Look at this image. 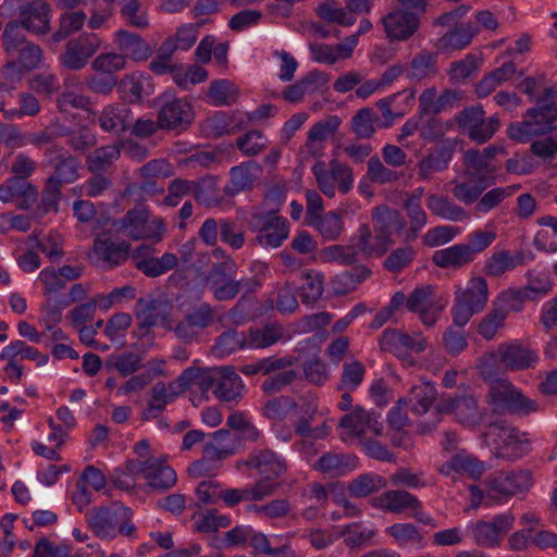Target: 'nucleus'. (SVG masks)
<instances>
[{
	"label": "nucleus",
	"mask_w": 557,
	"mask_h": 557,
	"mask_svg": "<svg viewBox=\"0 0 557 557\" xmlns=\"http://www.w3.org/2000/svg\"><path fill=\"white\" fill-rule=\"evenodd\" d=\"M438 470L443 475L456 481L462 475L479 479L483 473L484 467L473 455L466 450H460L443 462Z\"/></svg>",
	"instance_id": "393cba45"
},
{
	"label": "nucleus",
	"mask_w": 557,
	"mask_h": 557,
	"mask_svg": "<svg viewBox=\"0 0 557 557\" xmlns=\"http://www.w3.org/2000/svg\"><path fill=\"white\" fill-rule=\"evenodd\" d=\"M496 239V232L493 230V223L487 222L484 230H476L467 236L466 248L472 259L487 249Z\"/></svg>",
	"instance_id": "e2e57ef3"
},
{
	"label": "nucleus",
	"mask_w": 557,
	"mask_h": 557,
	"mask_svg": "<svg viewBox=\"0 0 557 557\" xmlns=\"http://www.w3.org/2000/svg\"><path fill=\"white\" fill-rule=\"evenodd\" d=\"M0 16H17L8 24L16 25L17 30L24 29L36 36H44L50 32L52 9L46 0H3L0 4Z\"/></svg>",
	"instance_id": "20e7f679"
},
{
	"label": "nucleus",
	"mask_w": 557,
	"mask_h": 557,
	"mask_svg": "<svg viewBox=\"0 0 557 557\" xmlns=\"http://www.w3.org/2000/svg\"><path fill=\"white\" fill-rule=\"evenodd\" d=\"M485 440L496 457L508 460L521 458L531 449L528 434L510 425H492Z\"/></svg>",
	"instance_id": "9b49d317"
},
{
	"label": "nucleus",
	"mask_w": 557,
	"mask_h": 557,
	"mask_svg": "<svg viewBox=\"0 0 557 557\" xmlns=\"http://www.w3.org/2000/svg\"><path fill=\"white\" fill-rule=\"evenodd\" d=\"M426 206L433 214L443 220L460 222L469 218V214L462 207L434 194L428 197Z\"/></svg>",
	"instance_id": "a19ab883"
},
{
	"label": "nucleus",
	"mask_w": 557,
	"mask_h": 557,
	"mask_svg": "<svg viewBox=\"0 0 557 557\" xmlns=\"http://www.w3.org/2000/svg\"><path fill=\"white\" fill-rule=\"evenodd\" d=\"M17 356L22 359L36 360L38 364H45L48 361L46 355L40 354L36 348L28 346L23 341L11 342L0 352L2 359H13Z\"/></svg>",
	"instance_id": "338daca9"
},
{
	"label": "nucleus",
	"mask_w": 557,
	"mask_h": 557,
	"mask_svg": "<svg viewBox=\"0 0 557 557\" xmlns=\"http://www.w3.org/2000/svg\"><path fill=\"white\" fill-rule=\"evenodd\" d=\"M379 418L374 412H368L360 407L354 408L339 421V428L343 429L342 440L348 442L362 436L381 434L383 425Z\"/></svg>",
	"instance_id": "a211bd4d"
},
{
	"label": "nucleus",
	"mask_w": 557,
	"mask_h": 557,
	"mask_svg": "<svg viewBox=\"0 0 557 557\" xmlns=\"http://www.w3.org/2000/svg\"><path fill=\"white\" fill-rule=\"evenodd\" d=\"M132 510L113 503L107 507H98L86 513V520L92 532L101 540H111L119 534L136 537V528L132 522Z\"/></svg>",
	"instance_id": "0eeeda50"
},
{
	"label": "nucleus",
	"mask_w": 557,
	"mask_h": 557,
	"mask_svg": "<svg viewBox=\"0 0 557 557\" xmlns=\"http://www.w3.org/2000/svg\"><path fill=\"white\" fill-rule=\"evenodd\" d=\"M274 492V485L265 481H258L249 488H230L221 487V497L225 505L233 507L244 500H261Z\"/></svg>",
	"instance_id": "c9c22d12"
},
{
	"label": "nucleus",
	"mask_w": 557,
	"mask_h": 557,
	"mask_svg": "<svg viewBox=\"0 0 557 557\" xmlns=\"http://www.w3.org/2000/svg\"><path fill=\"white\" fill-rule=\"evenodd\" d=\"M500 149L496 146L486 147L483 152L476 150H469L465 153L463 160L467 166L468 176L471 180L476 177H494L496 166L491 163V159Z\"/></svg>",
	"instance_id": "72a5a7b5"
},
{
	"label": "nucleus",
	"mask_w": 557,
	"mask_h": 557,
	"mask_svg": "<svg viewBox=\"0 0 557 557\" xmlns=\"http://www.w3.org/2000/svg\"><path fill=\"white\" fill-rule=\"evenodd\" d=\"M522 262V258L512 256L509 251L503 250L493 253L486 261L484 267L485 274L490 276H500L505 272L513 270Z\"/></svg>",
	"instance_id": "4d7b16f0"
},
{
	"label": "nucleus",
	"mask_w": 557,
	"mask_h": 557,
	"mask_svg": "<svg viewBox=\"0 0 557 557\" xmlns=\"http://www.w3.org/2000/svg\"><path fill=\"white\" fill-rule=\"evenodd\" d=\"M312 173L320 190L330 198L335 196L336 185L343 194L348 193L354 186L351 170L337 160L331 161L329 169H326L324 162H315L312 166Z\"/></svg>",
	"instance_id": "dca6fc26"
},
{
	"label": "nucleus",
	"mask_w": 557,
	"mask_h": 557,
	"mask_svg": "<svg viewBox=\"0 0 557 557\" xmlns=\"http://www.w3.org/2000/svg\"><path fill=\"white\" fill-rule=\"evenodd\" d=\"M235 263L231 259L216 264L212 268L208 276V284L213 292L215 299L230 300L236 297L245 281H234L232 275L235 272Z\"/></svg>",
	"instance_id": "412c9836"
},
{
	"label": "nucleus",
	"mask_w": 557,
	"mask_h": 557,
	"mask_svg": "<svg viewBox=\"0 0 557 557\" xmlns=\"http://www.w3.org/2000/svg\"><path fill=\"white\" fill-rule=\"evenodd\" d=\"M515 517L510 512L496 515L490 521H474L467 525L473 541L483 547L497 546L507 532L513 527Z\"/></svg>",
	"instance_id": "f3484780"
},
{
	"label": "nucleus",
	"mask_w": 557,
	"mask_h": 557,
	"mask_svg": "<svg viewBox=\"0 0 557 557\" xmlns=\"http://www.w3.org/2000/svg\"><path fill=\"white\" fill-rule=\"evenodd\" d=\"M433 262L440 268H461L473 261L465 244L440 249L433 255Z\"/></svg>",
	"instance_id": "79ce46f5"
},
{
	"label": "nucleus",
	"mask_w": 557,
	"mask_h": 557,
	"mask_svg": "<svg viewBox=\"0 0 557 557\" xmlns=\"http://www.w3.org/2000/svg\"><path fill=\"white\" fill-rule=\"evenodd\" d=\"M120 13L125 22L136 28H147L149 18L147 9L139 0H120Z\"/></svg>",
	"instance_id": "13d9d810"
},
{
	"label": "nucleus",
	"mask_w": 557,
	"mask_h": 557,
	"mask_svg": "<svg viewBox=\"0 0 557 557\" xmlns=\"http://www.w3.org/2000/svg\"><path fill=\"white\" fill-rule=\"evenodd\" d=\"M196 389L212 394L224 403H238L244 395L245 385L242 377L228 367L199 370Z\"/></svg>",
	"instance_id": "6e6552de"
},
{
	"label": "nucleus",
	"mask_w": 557,
	"mask_h": 557,
	"mask_svg": "<svg viewBox=\"0 0 557 557\" xmlns=\"http://www.w3.org/2000/svg\"><path fill=\"white\" fill-rule=\"evenodd\" d=\"M300 450L307 463L313 470L330 478L346 475L358 468L357 457L350 454L327 451L315 459L314 453L311 450V444L307 442L301 444Z\"/></svg>",
	"instance_id": "2eb2a0df"
},
{
	"label": "nucleus",
	"mask_w": 557,
	"mask_h": 557,
	"mask_svg": "<svg viewBox=\"0 0 557 557\" xmlns=\"http://www.w3.org/2000/svg\"><path fill=\"white\" fill-rule=\"evenodd\" d=\"M375 506L385 508L391 512L400 513L406 509L420 507V502L408 492L388 491L376 499Z\"/></svg>",
	"instance_id": "37998d69"
},
{
	"label": "nucleus",
	"mask_w": 557,
	"mask_h": 557,
	"mask_svg": "<svg viewBox=\"0 0 557 557\" xmlns=\"http://www.w3.org/2000/svg\"><path fill=\"white\" fill-rule=\"evenodd\" d=\"M488 295L487 282L482 276H472L465 287L458 286L451 309L454 324L462 327L474 314L483 311L487 305Z\"/></svg>",
	"instance_id": "9d476101"
},
{
	"label": "nucleus",
	"mask_w": 557,
	"mask_h": 557,
	"mask_svg": "<svg viewBox=\"0 0 557 557\" xmlns=\"http://www.w3.org/2000/svg\"><path fill=\"white\" fill-rule=\"evenodd\" d=\"M387 485L386 480L375 473H367L352 480L348 491L354 497H367Z\"/></svg>",
	"instance_id": "bf43d9fd"
},
{
	"label": "nucleus",
	"mask_w": 557,
	"mask_h": 557,
	"mask_svg": "<svg viewBox=\"0 0 557 557\" xmlns=\"http://www.w3.org/2000/svg\"><path fill=\"white\" fill-rule=\"evenodd\" d=\"M436 409L440 413L454 414L458 422L469 426L482 420L478 401L470 394L443 398L436 405Z\"/></svg>",
	"instance_id": "4be33fe9"
},
{
	"label": "nucleus",
	"mask_w": 557,
	"mask_h": 557,
	"mask_svg": "<svg viewBox=\"0 0 557 557\" xmlns=\"http://www.w3.org/2000/svg\"><path fill=\"white\" fill-rule=\"evenodd\" d=\"M158 119L160 128L186 127L191 121V108L183 99H173L160 108Z\"/></svg>",
	"instance_id": "2f4dec72"
},
{
	"label": "nucleus",
	"mask_w": 557,
	"mask_h": 557,
	"mask_svg": "<svg viewBox=\"0 0 557 557\" xmlns=\"http://www.w3.org/2000/svg\"><path fill=\"white\" fill-rule=\"evenodd\" d=\"M545 74L523 79V91L530 99H534L542 89L543 94L536 99L537 108L529 109L522 122L509 125L507 133L510 139L544 135L553 129V121L557 119V89L545 87Z\"/></svg>",
	"instance_id": "f03ea898"
},
{
	"label": "nucleus",
	"mask_w": 557,
	"mask_h": 557,
	"mask_svg": "<svg viewBox=\"0 0 557 557\" xmlns=\"http://www.w3.org/2000/svg\"><path fill=\"white\" fill-rule=\"evenodd\" d=\"M436 74V55L429 51L417 53L407 69V77L421 81Z\"/></svg>",
	"instance_id": "864d4df0"
},
{
	"label": "nucleus",
	"mask_w": 557,
	"mask_h": 557,
	"mask_svg": "<svg viewBox=\"0 0 557 557\" xmlns=\"http://www.w3.org/2000/svg\"><path fill=\"white\" fill-rule=\"evenodd\" d=\"M406 307L409 311L419 313L422 323L432 326L444 308L441 298L434 294L432 286L416 288L407 298Z\"/></svg>",
	"instance_id": "aec40b11"
},
{
	"label": "nucleus",
	"mask_w": 557,
	"mask_h": 557,
	"mask_svg": "<svg viewBox=\"0 0 557 557\" xmlns=\"http://www.w3.org/2000/svg\"><path fill=\"white\" fill-rule=\"evenodd\" d=\"M487 403L496 413L528 416L540 409L539 404L525 396L509 380L493 381L488 388Z\"/></svg>",
	"instance_id": "1a4fd4ad"
},
{
	"label": "nucleus",
	"mask_w": 557,
	"mask_h": 557,
	"mask_svg": "<svg viewBox=\"0 0 557 557\" xmlns=\"http://www.w3.org/2000/svg\"><path fill=\"white\" fill-rule=\"evenodd\" d=\"M247 465L261 475L259 481L272 483L274 488L276 487L274 481L287 470L285 458L270 449L255 451L250 455Z\"/></svg>",
	"instance_id": "5701e85b"
},
{
	"label": "nucleus",
	"mask_w": 557,
	"mask_h": 557,
	"mask_svg": "<svg viewBox=\"0 0 557 557\" xmlns=\"http://www.w3.org/2000/svg\"><path fill=\"white\" fill-rule=\"evenodd\" d=\"M153 252L152 247L143 245L135 250L133 256L136 268L150 277L163 274L159 259L153 257Z\"/></svg>",
	"instance_id": "69168bd1"
},
{
	"label": "nucleus",
	"mask_w": 557,
	"mask_h": 557,
	"mask_svg": "<svg viewBox=\"0 0 557 557\" xmlns=\"http://www.w3.org/2000/svg\"><path fill=\"white\" fill-rule=\"evenodd\" d=\"M379 124H381L379 116L371 108L358 110L350 121L351 131L359 138L373 136Z\"/></svg>",
	"instance_id": "603ef678"
},
{
	"label": "nucleus",
	"mask_w": 557,
	"mask_h": 557,
	"mask_svg": "<svg viewBox=\"0 0 557 557\" xmlns=\"http://www.w3.org/2000/svg\"><path fill=\"white\" fill-rule=\"evenodd\" d=\"M121 228L133 239H152L160 242L165 233V224L161 218L151 216L145 207L129 210L120 221Z\"/></svg>",
	"instance_id": "4468645a"
},
{
	"label": "nucleus",
	"mask_w": 557,
	"mask_h": 557,
	"mask_svg": "<svg viewBox=\"0 0 557 557\" xmlns=\"http://www.w3.org/2000/svg\"><path fill=\"white\" fill-rule=\"evenodd\" d=\"M207 95L212 106L230 107L237 102L240 91L232 81L214 79L210 83Z\"/></svg>",
	"instance_id": "58836bf2"
},
{
	"label": "nucleus",
	"mask_w": 557,
	"mask_h": 557,
	"mask_svg": "<svg viewBox=\"0 0 557 557\" xmlns=\"http://www.w3.org/2000/svg\"><path fill=\"white\" fill-rule=\"evenodd\" d=\"M282 539V535H272L269 537L264 533L257 532L252 529L249 545L257 555L280 556V554L286 552L288 544L285 543L281 546H273V544L280 542Z\"/></svg>",
	"instance_id": "6e6d98bb"
},
{
	"label": "nucleus",
	"mask_w": 557,
	"mask_h": 557,
	"mask_svg": "<svg viewBox=\"0 0 557 557\" xmlns=\"http://www.w3.org/2000/svg\"><path fill=\"white\" fill-rule=\"evenodd\" d=\"M120 90L129 102L141 100L143 94H148L150 77L141 72H134L125 75L120 84Z\"/></svg>",
	"instance_id": "de8ad7c7"
},
{
	"label": "nucleus",
	"mask_w": 557,
	"mask_h": 557,
	"mask_svg": "<svg viewBox=\"0 0 557 557\" xmlns=\"http://www.w3.org/2000/svg\"><path fill=\"white\" fill-rule=\"evenodd\" d=\"M283 335L282 326L278 324H267L262 327H251L247 333L248 348L259 349L272 346L281 339Z\"/></svg>",
	"instance_id": "3c124183"
},
{
	"label": "nucleus",
	"mask_w": 557,
	"mask_h": 557,
	"mask_svg": "<svg viewBox=\"0 0 557 557\" xmlns=\"http://www.w3.org/2000/svg\"><path fill=\"white\" fill-rule=\"evenodd\" d=\"M436 397V388L430 383L422 381L411 387L407 400V405L416 416H423L429 411Z\"/></svg>",
	"instance_id": "4c0bfd02"
},
{
	"label": "nucleus",
	"mask_w": 557,
	"mask_h": 557,
	"mask_svg": "<svg viewBox=\"0 0 557 557\" xmlns=\"http://www.w3.org/2000/svg\"><path fill=\"white\" fill-rule=\"evenodd\" d=\"M129 245L126 243L115 244L109 238L98 237L95 240L92 258L95 262L113 267L123 263L128 256Z\"/></svg>",
	"instance_id": "f704fd0d"
},
{
	"label": "nucleus",
	"mask_w": 557,
	"mask_h": 557,
	"mask_svg": "<svg viewBox=\"0 0 557 557\" xmlns=\"http://www.w3.org/2000/svg\"><path fill=\"white\" fill-rule=\"evenodd\" d=\"M386 37L392 41H401L410 38L419 28V18L416 14L396 10L382 18Z\"/></svg>",
	"instance_id": "a878e982"
},
{
	"label": "nucleus",
	"mask_w": 557,
	"mask_h": 557,
	"mask_svg": "<svg viewBox=\"0 0 557 557\" xmlns=\"http://www.w3.org/2000/svg\"><path fill=\"white\" fill-rule=\"evenodd\" d=\"M136 319L143 330H149L151 326H163L172 330V322L169 318V307L165 302L154 298H140L137 301Z\"/></svg>",
	"instance_id": "b1692460"
},
{
	"label": "nucleus",
	"mask_w": 557,
	"mask_h": 557,
	"mask_svg": "<svg viewBox=\"0 0 557 557\" xmlns=\"http://www.w3.org/2000/svg\"><path fill=\"white\" fill-rule=\"evenodd\" d=\"M140 480L153 488L166 490L176 483V473L166 465L165 456L132 460L127 462L125 471L116 475L115 483L127 490Z\"/></svg>",
	"instance_id": "423d86ee"
},
{
	"label": "nucleus",
	"mask_w": 557,
	"mask_h": 557,
	"mask_svg": "<svg viewBox=\"0 0 557 557\" xmlns=\"http://www.w3.org/2000/svg\"><path fill=\"white\" fill-rule=\"evenodd\" d=\"M249 225L257 233V243L264 248L280 247L289 234L287 220L274 210L252 213Z\"/></svg>",
	"instance_id": "ddd939ff"
},
{
	"label": "nucleus",
	"mask_w": 557,
	"mask_h": 557,
	"mask_svg": "<svg viewBox=\"0 0 557 557\" xmlns=\"http://www.w3.org/2000/svg\"><path fill=\"white\" fill-rule=\"evenodd\" d=\"M329 83V75L320 71H311L295 84L288 86L283 96L289 102H300L306 96L313 95Z\"/></svg>",
	"instance_id": "473e14b6"
},
{
	"label": "nucleus",
	"mask_w": 557,
	"mask_h": 557,
	"mask_svg": "<svg viewBox=\"0 0 557 557\" xmlns=\"http://www.w3.org/2000/svg\"><path fill=\"white\" fill-rule=\"evenodd\" d=\"M308 225L313 227L324 240H336L344 232V222L337 211L331 210L308 222Z\"/></svg>",
	"instance_id": "ea45409f"
},
{
	"label": "nucleus",
	"mask_w": 557,
	"mask_h": 557,
	"mask_svg": "<svg viewBox=\"0 0 557 557\" xmlns=\"http://www.w3.org/2000/svg\"><path fill=\"white\" fill-rule=\"evenodd\" d=\"M213 444L205 447V457L223 458L235 454L238 445L230 431L220 429L213 433Z\"/></svg>",
	"instance_id": "5fc2aeb1"
},
{
	"label": "nucleus",
	"mask_w": 557,
	"mask_h": 557,
	"mask_svg": "<svg viewBox=\"0 0 557 557\" xmlns=\"http://www.w3.org/2000/svg\"><path fill=\"white\" fill-rule=\"evenodd\" d=\"M373 225L375 235L372 236L368 226L360 228L357 245H332L320 252L323 262L351 264L357 260L358 252L364 255H383L393 244L392 236L399 234L405 227L401 214L387 207H380L373 211Z\"/></svg>",
	"instance_id": "f257e3e1"
},
{
	"label": "nucleus",
	"mask_w": 557,
	"mask_h": 557,
	"mask_svg": "<svg viewBox=\"0 0 557 557\" xmlns=\"http://www.w3.org/2000/svg\"><path fill=\"white\" fill-rule=\"evenodd\" d=\"M213 321V310L207 304H201L193 309L184 320L178 322L173 331L177 338L191 341L208 327Z\"/></svg>",
	"instance_id": "bb28decb"
},
{
	"label": "nucleus",
	"mask_w": 557,
	"mask_h": 557,
	"mask_svg": "<svg viewBox=\"0 0 557 557\" xmlns=\"http://www.w3.org/2000/svg\"><path fill=\"white\" fill-rule=\"evenodd\" d=\"M293 362L294 359L292 357H268L243 366L240 371L246 375H256L259 373L267 375L280 369H286L290 367Z\"/></svg>",
	"instance_id": "680f3d73"
},
{
	"label": "nucleus",
	"mask_w": 557,
	"mask_h": 557,
	"mask_svg": "<svg viewBox=\"0 0 557 557\" xmlns=\"http://www.w3.org/2000/svg\"><path fill=\"white\" fill-rule=\"evenodd\" d=\"M132 111L125 103H110L101 110L98 122L102 131L120 136L131 126Z\"/></svg>",
	"instance_id": "7c9ffc66"
},
{
	"label": "nucleus",
	"mask_w": 557,
	"mask_h": 557,
	"mask_svg": "<svg viewBox=\"0 0 557 557\" xmlns=\"http://www.w3.org/2000/svg\"><path fill=\"white\" fill-rule=\"evenodd\" d=\"M451 27L435 44L436 49L441 52L448 53L462 50L479 34V28L472 22L453 25Z\"/></svg>",
	"instance_id": "c85d7f7f"
},
{
	"label": "nucleus",
	"mask_w": 557,
	"mask_h": 557,
	"mask_svg": "<svg viewBox=\"0 0 557 557\" xmlns=\"http://www.w3.org/2000/svg\"><path fill=\"white\" fill-rule=\"evenodd\" d=\"M194 528L200 533H213L222 528L231 525V518L226 515H220L216 510L199 512L194 515Z\"/></svg>",
	"instance_id": "052dcab7"
},
{
	"label": "nucleus",
	"mask_w": 557,
	"mask_h": 557,
	"mask_svg": "<svg viewBox=\"0 0 557 557\" xmlns=\"http://www.w3.org/2000/svg\"><path fill=\"white\" fill-rule=\"evenodd\" d=\"M423 196L424 189L422 187H418L404 202V209L409 219L410 231L413 234L420 232L428 222L426 213L421 207Z\"/></svg>",
	"instance_id": "49530a36"
},
{
	"label": "nucleus",
	"mask_w": 557,
	"mask_h": 557,
	"mask_svg": "<svg viewBox=\"0 0 557 557\" xmlns=\"http://www.w3.org/2000/svg\"><path fill=\"white\" fill-rule=\"evenodd\" d=\"M323 293V275L318 271H307L302 274L300 297L304 304L315 302Z\"/></svg>",
	"instance_id": "0e129e2a"
},
{
	"label": "nucleus",
	"mask_w": 557,
	"mask_h": 557,
	"mask_svg": "<svg viewBox=\"0 0 557 557\" xmlns=\"http://www.w3.org/2000/svg\"><path fill=\"white\" fill-rule=\"evenodd\" d=\"M539 361L540 356L536 350L519 341H510L498 345L495 351L483 355L478 368L485 380H491L496 374L495 363L508 371H522L534 368Z\"/></svg>",
	"instance_id": "39448f33"
},
{
	"label": "nucleus",
	"mask_w": 557,
	"mask_h": 557,
	"mask_svg": "<svg viewBox=\"0 0 557 557\" xmlns=\"http://www.w3.org/2000/svg\"><path fill=\"white\" fill-rule=\"evenodd\" d=\"M101 39L94 33H84L71 39L60 55V63L72 71L83 69L89 59L100 49Z\"/></svg>",
	"instance_id": "6ab92c4d"
},
{
	"label": "nucleus",
	"mask_w": 557,
	"mask_h": 557,
	"mask_svg": "<svg viewBox=\"0 0 557 557\" xmlns=\"http://www.w3.org/2000/svg\"><path fill=\"white\" fill-rule=\"evenodd\" d=\"M113 41L125 59L129 58L136 62L146 61L152 54L151 46L141 36L129 30H116Z\"/></svg>",
	"instance_id": "c756f323"
},
{
	"label": "nucleus",
	"mask_w": 557,
	"mask_h": 557,
	"mask_svg": "<svg viewBox=\"0 0 557 557\" xmlns=\"http://www.w3.org/2000/svg\"><path fill=\"white\" fill-rule=\"evenodd\" d=\"M520 188V185H509L505 187H494L480 196L475 212L478 214H487L500 206L507 198H510Z\"/></svg>",
	"instance_id": "a18cd8bd"
},
{
	"label": "nucleus",
	"mask_w": 557,
	"mask_h": 557,
	"mask_svg": "<svg viewBox=\"0 0 557 557\" xmlns=\"http://www.w3.org/2000/svg\"><path fill=\"white\" fill-rule=\"evenodd\" d=\"M248 345L249 342L246 332L228 330L218 337L213 346V352L218 357H226L238 350L249 349Z\"/></svg>",
	"instance_id": "c03bdc74"
},
{
	"label": "nucleus",
	"mask_w": 557,
	"mask_h": 557,
	"mask_svg": "<svg viewBox=\"0 0 557 557\" xmlns=\"http://www.w3.org/2000/svg\"><path fill=\"white\" fill-rule=\"evenodd\" d=\"M531 486L532 475L528 470L499 473L486 481L484 490L475 485L469 487L471 508L503 505L515 495L529 491Z\"/></svg>",
	"instance_id": "7ed1b4c3"
},
{
	"label": "nucleus",
	"mask_w": 557,
	"mask_h": 557,
	"mask_svg": "<svg viewBox=\"0 0 557 557\" xmlns=\"http://www.w3.org/2000/svg\"><path fill=\"white\" fill-rule=\"evenodd\" d=\"M476 185L470 183H458L453 188L454 197L460 202L470 206L478 202L482 193L496 183L495 177H476Z\"/></svg>",
	"instance_id": "09e8293b"
},
{
	"label": "nucleus",
	"mask_w": 557,
	"mask_h": 557,
	"mask_svg": "<svg viewBox=\"0 0 557 557\" xmlns=\"http://www.w3.org/2000/svg\"><path fill=\"white\" fill-rule=\"evenodd\" d=\"M443 131V124L435 117L424 121L422 116L416 114L408 119L401 126L399 139H404L419 133L422 139H438Z\"/></svg>",
	"instance_id": "e433bc0d"
},
{
	"label": "nucleus",
	"mask_w": 557,
	"mask_h": 557,
	"mask_svg": "<svg viewBox=\"0 0 557 557\" xmlns=\"http://www.w3.org/2000/svg\"><path fill=\"white\" fill-rule=\"evenodd\" d=\"M451 160V151L447 148L435 150L419 163V175L428 180L433 172L442 171Z\"/></svg>",
	"instance_id": "774afa93"
},
{
	"label": "nucleus",
	"mask_w": 557,
	"mask_h": 557,
	"mask_svg": "<svg viewBox=\"0 0 557 557\" xmlns=\"http://www.w3.org/2000/svg\"><path fill=\"white\" fill-rule=\"evenodd\" d=\"M2 47L8 55L16 57L18 65L26 71L38 67L44 59L42 49L28 40L14 24L5 25L2 34Z\"/></svg>",
	"instance_id": "f8f14e48"
},
{
	"label": "nucleus",
	"mask_w": 557,
	"mask_h": 557,
	"mask_svg": "<svg viewBox=\"0 0 557 557\" xmlns=\"http://www.w3.org/2000/svg\"><path fill=\"white\" fill-rule=\"evenodd\" d=\"M357 47V37L348 36L342 42L327 45L322 42H311L309 51L311 59L318 63L334 64L338 60H345L351 57Z\"/></svg>",
	"instance_id": "cd10ccee"
},
{
	"label": "nucleus",
	"mask_w": 557,
	"mask_h": 557,
	"mask_svg": "<svg viewBox=\"0 0 557 557\" xmlns=\"http://www.w3.org/2000/svg\"><path fill=\"white\" fill-rule=\"evenodd\" d=\"M318 15L329 22L341 26H352L357 18L351 15L346 5L342 7L336 0H324L317 8Z\"/></svg>",
	"instance_id": "8fccbe9b"
}]
</instances>
